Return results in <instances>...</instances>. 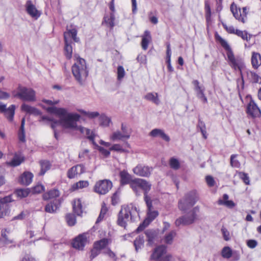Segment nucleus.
Here are the masks:
<instances>
[{"label": "nucleus", "mask_w": 261, "mask_h": 261, "mask_svg": "<svg viewBox=\"0 0 261 261\" xmlns=\"http://www.w3.org/2000/svg\"><path fill=\"white\" fill-rule=\"evenodd\" d=\"M138 216V212L136 206L130 204L122 207L120 211L117 220L118 224L123 227H125L127 223L129 221H135Z\"/></svg>", "instance_id": "nucleus-3"}, {"label": "nucleus", "mask_w": 261, "mask_h": 261, "mask_svg": "<svg viewBox=\"0 0 261 261\" xmlns=\"http://www.w3.org/2000/svg\"><path fill=\"white\" fill-rule=\"evenodd\" d=\"M198 200L195 191H191L187 193L178 202V207L182 211H186L192 207Z\"/></svg>", "instance_id": "nucleus-8"}, {"label": "nucleus", "mask_w": 261, "mask_h": 261, "mask_svg": "<svg viewBox=\"0 0 261 261\" xmlns=\"http://www.w3.org/2000/svg\"><path fill=\"white\" fill-rule=\"evenodd\" d=\"M10 232V230L7 229H3L1 231L2 237L4 239L6 244L11 243L12 241L8 238L7 234Z\"/></svg>", "instance_id": "nucleus-53"}, {"label": "nucleus", "mask_w": 261, "mask_h": 261, "mask_svg": "<svg viewBox=\"0 0 261 261\" xmlns=\"http://www.w3.org/2000/svg\"><path fill=\"white\" fill-rule=\"evenodd\" d=\"M61 201L59 199H55L46 205L45 211L49 213H54L60 206Z\"/></svg>", "instance_id": "nucleus-20"}, {"label": "nucleus", "mask_w": 261, "mask_h": 261, "mask_svg": "<svg viewBox=\"0 0 261 261\" xmlns=\"http://www.w3.org/2000/svg\"><path fill=\"white\" fill-rule=\"evenodd\" d=\"M88 242L87 234L84 233L76 237L73 240L72 244L73 248L82 250Z\"/></svg>", "instance_id": "nucleus-12"}, {"label": "nucleus", "mask_w": 261, "mask_h": 261, "mask_svg": "<svg viewBox=\"0 0 261 261\" xmlns=\"http://www.w3.org/2000/svg\"><path fill=\"white\" fill-rule=\"evenodd\" d=\"M219 205H224L228 207H233L234 206V203L232 200H226L224 201L222 199H219L218 201Z\"/></svg>", "instance_id": "nucleus-55"}, {"label": "nucleus", "mask_w": 261, "mask_h": 261, "mask_svg": "<svg viewBox=\"0 0 261 261\" xmlns=\"http://www.w3.org/2000/svg\"><path fill=\"white\" fill-rule=\"evenodd\" d=\"M149 136L153 138L160 137L166 142L170 141L169 136L165 133L164 130L160 128L153 129L150 132Z\"/></svg>", "instance_id": "nucleus-19"}, {"label": "nucleus", "mask_w": 261, "mask_h": 261, "mask_svg": "<svg viewBox=\"0 0 261 261\" xmlns=\"http://www.w3.org/2000/svg\"><path fill=\"white\" fill-rule=\"evenodd\" d=\"M175 235L176 232L174 230L170 231L165 236V242L167 244H171L172 243L173 239Z\"/></svg>", "instance_id": "nucleus-44"}, {"label": "nucleus", "mask_w": 261, "mask_h": 261, "mask_svg": "<svg viewBox=\"0 0 261 261\" xmlns=\"http://www.w3.org/2000/svg\"><path fill=\"white\" fill-rule=\"evenodd\" d=\"M142 37L141 46L142 49L145 50L147 49L148 44L151 40L150 32L148 31H145Z\"/></svg>", "instance_id": "nucleus-26"}, {"label": "nucleus", "mask_w": 261, "mask_h": 261, "mask_svg": "<svg viewBox=\"0 0 261 261\" xmlns=\"http://www.w3.org/2000/svg\"><path fill=\"white\" fill-rule=\"evenodd\" d=\"M144 239L143 236H139L134 241V246L135 247L136 250H138L141 249L144 246Z\"/></svg>", "instance_id": "nucleus-37"}, {"label": "nucleus", "mask_w": 261, "mask_h": 261, "mask_svg": "<svg viewBox=\"0 0 261 261\" xmlns=\"http://www.w3.org/2000/svg\"><path fill=\"white\" fill-rule=\"evenodd\" d=\"M110 150L111 151L114 150L116 151H118L121 153L128 152V151H127V150L123 148L122 146L119 144H114L110 148Z\"/></svg>", "instance_id": "nucleus-49"}, {"label": "nucleus", "mask_w": 261, "mask_h": 261, "mask_svg": "<svg viewBox=\"0 0 261 261\" xmlns=\"http://www.w3.org/2000/svg\"><path fill=\"white\" fill-rule=\"evenodd\" d=\"M73 210L77 215L81 216L83 212L82 200L80 198L74 199L73 203Z\"/></svg>", "instance_id": "nucleus-28"}, {"label": "nucleus", "mask_w": 261, "mask_h": 261, "mask_svg": "<svg viewBox=\"0 0 261 261\" xmlns=\"http://www.w3.org/2000/svg\"><path fill=\"white\" fill-rule=\"evenodd\" d=\"M33 175L30 172H24L20 176L19 181L24 185H29L32 181Z\"/></svg>", "instance_id": "nucleus-25"}, {"label": "nucleus", "mask_w": 261, "mask_h": 261, "mask_svg": "<svg viewBox=\"0 0 261 261\" xmlns=\"http://www.w3.org/2000/svg\"><path fill=\"white\" fill-rule=\"evenodd\" d=\"M109 243L108 239L104 238L94 243L93 245L95 246L100 251L103 249H106L107 246Z\"/></svg>", "instance_id": "nucleus-32"}, {"label": "nucleus", "mask_w": 261, "mask_h": 261, "mask_svg": "<svg viewBox=\"0 0 261 261\" xmlns=\"http://www.w3.org/2000/svg\"><path fill=\"white\" fill-rule=\"evenodd\" d=\"M237 156V154H232L230 156V165L234 168H239L241 166L240 163L236 159Z\"/></svg>", "instance_id": "nucleus-50"}, {"label": "nucleus", "mask_w": 261, "mask_h": 261, "mask_svg": "<svg viewBox=\"0 0 261 261\" xmlns=\"http://www.w3.org/2000/svg\"><path fill=\"white\" fill-rule=\"evenodd\" d=\"M15 106L11 105L8 109H6L5 111L4 112L6 117L10 121H12L13 120L15 112Z\"/></svg>", "instance_id": "nucleus-38"}, {"label": "nucleus", "mask_w": 261, "mask_h": 261, "mask_svg": "<svg viewBox=\"0 0 261 261\" xmlns=\"http://www.w3.org/2000/svg\"><path fill=\"white\" fill-rule=\"evenodd\" d=\"M60 192L57 189H53L49 191L48 192L45 193L43 195V199L47 200L50 199H56V197H59Z\"/></svg>", "instance_id": "nucleus-33"}, {"label": "nucleus", "mask_w": 261, "mask_h": 261, "mask_svg": "<svg viewBox=\"0 0 261 261\" xmlns=\"http://www.w3.org/2000/svg\"><path fill=\"white\" fill-rule=\"evenodd\" d=\"M48 112L55 114L60 118V124L66 128L77 130V122L80 119V115L76 113H68L64 108L50 107L46 109Z\"/></svg>", "instance_id": "nucleus-1"}, {"label": "nucleus", "mask_w": 261, "mask_h": 261, "mask_svg": "<svg viewBox=\"0 0 261 261\" xmlns=\"http://www.w3.org/2000/svg\"><path fill=\"white\" fill-rule=\"evenodd\" d=\"M205 18L207 21L211 20V10L210 4L207 2H205Z\"/></svg>", "instance_id": "nucleus-51"}, {"label": "nucleus", "mask_w": 261, "mask_h": 261, "mask_svg": "<svg viewBox=\"0 0 261 261\" xmlns=\"http://www.w3.org/2000/svg\"><path fill=\"white\" fill-rule=\"evenodd\" d=\"M198 212L199 208L195 207L187 214L177 219L175 221L176 226L188 225L192 224L197 219V213Z\"/></svg>", "instance_id": "nucleus-10"}, {"label": "nucleus", "mask_w": 261, "mask_h": 261, "mask_svg": "<svg viewBox=\"0 0 261 261\" xmlns=\"http://www.w3.org/2000/svg\"><path fill=\"white\" fill-rule=\"evenodd\" d=\"M221 231L223 234V237L224 240L228 241L230 239L229 232L224 227H222L221 228Z\"/></svg>", "instance_id": "nucleus-60"}, {"label": "nucleus", "mask_w": 261, "mask_h": 261, "mask_svg": "<svg viewBox=\"0 0 261 261\" xmlns=\"http://www.w3.org/2000/svg\"><path fill=\"white\" fill-rule=\"evenodd\" d=\"M24 161L23 155L18 153H15L13 159L10 161L6 162V164L9 167H15L19 166Z\"/></svg>", "instance_id": "nucleus-21"}, {"label": "nucleus", "mask_w": 261, "mask_h": 261, "mask_svg": "<svg viewBox=\"0 0 261 261\" xmlns=\"http://www.w3.org/2000/svg\"><path fill=\"white\" fill-rule=\"evenodd\" d=\"M121 132L127 137V138H129L131 134L130 131H129L125 124L124 123L121 124Z\"/></svg>", "instance_id": "nucleus-59"}, {"label": "nucleus", "mask_w": 261, "mask_h": 261, "mask_svg": "<svg viewBox=\"0 0 261 261\" xmlns=\"http://www.w3.org/2000/svg\"><path fill=\"white\" fill-rule=\"evenodd\" d=\"M40 165L41 166V171L39 174L40 175H43L50 168V164L49 162L47 161H41L40 162Z\"/></svg>", "instance_id": "nucleus-36"}, {"label": "nucleus", "mask_w": 261, "mask_h": 261, "mask_svg": "<svg viewBox=\"0 0 261 261\" xmlns=\"http://www.w3.org/2000/svg\"><path fill=\"white\" fill-rule=\"evenodd\" d=\"M9 212V207L7 204H0V218L8 215Z\"/></svg>", "instance_id": "nucleus-41"}, {"label": "nucleus", "mask_w": 261, "mask_h": 261, "mask_svg": "<svg viewBox=\"0 0 261 261\" xmlns=\"http://www.w3.org/2000/svg\"><path fill=\"white\" fill-rule=\"evenodd\" d=\"M222 256L225 258H229L232 255V251L230 247H224L221 252Z\"/></svg>", "instance_id": "nucleus-46"}, {"label": "nucleus", "mask_w": 261, "mask_h": 261, "mask_svg": "<svg viewBox=\"0 0 261 261\" xmlns=\"http://www.w3.org/2000/svg\"><path fill=\"white\" fill-rule=\"evenodd\" d=\"M15 193L17 197L22 198L28 196L30 193V191L28 189H20L16 190Z\"/></svg>", "instance_id": "nucleus-40"}, {"label": "nucleus", "mask_w": 261, "mask_h": 261, "mask_svg": "<svg viewBox=\"0 0 261 261\" xmlns=\"http://www.w3.org/2000/svg\"><path fill=\"white\" fill-rule=\"evenodd\" d=\"M230 10L232 13L234 17L239 21L244 23L245 22V19L244 16H242V13L240 9H238L236 5L233 3L231 5Z\"/></svg>", "instance_id": "nucleus-24"}, {"label": "nucleus", "mask_w": 261, "mask_h": 261, "mask_svg": "<svg viewBox=\"0 0 261 261\" xmlns=\"http://www.w3.org/2000/svg\"><path fill=\"white\" fill-rule=\"evenodd\" d=\"M14 97H17L23 101H32L35 100V92L31 88L19 85L17 92H13Z\"/></svg>", "instance_id": "nucleus-9"}, {"label": "nucleus", "mask_w": 261, "mask_h": 261, "mask_svg": "<svg viewBox=\"0 0 261 261\" xmlns=\"http://www.w3.org/2000/svg\"><path fill=\"white\" fill-rule=\"evenodd\" d=\"M236 34L241 37L244 40L250 39V36H248V33L246 31H242L239 30H236Z\"/></svg>", "instance_id": "nucleus-52"}, {"label": "nucleus", "mask_w": 261, "mask_h": 261, "mask_svg": "<svg viewBox=\"0 0 261 261\" xmlns=\"http://www.w3.org/2000/svg\"><path fill=\"white\" fill-rule=\"evenodd\" d=\"M103 253L108 255L110 258L116 259V255L109 248H107L103 252Z\"/></svg>", "instance_id": "nucleus-61"}, {"label": "nucleus", "mask_w": 261, "mask_h": 261, "mask_svg": "<svg viewBox=\"0 0 261 261\" xmlns=\"http://www.w3.org/2000/svg\"><path fill=\"white\" fill-rule=\"evenodd\" d=\"M247 75L248 80L253 83H257L258 82L259 75L252 71L248 70L247 71Z\"/></svg>", "instance_id": "nucleus-39"}, {"label": "nucleus", "mask_w": 261, "mask_h": 261, "mask_svg": "<svg viewBox=\"0 0 261 261\" xmlns=\"http://www.w3.org/2000/svg\"><path fill=\"white\" fill-rule=\"evenodd\" d=\"M222 24L224 28L227 31L228 33L236 34L237 29H235V28L233 26H227L226 24L224 23H223Z\"/></svg>", "instance_id": "nucleus-63"}, {"label": "nucleus", "mask_w": 261, "mask_h": 261, "mask_svg": "<svg viewBox=\"0 0 261 261\" xmlns=\"http://www.w3.org/2000/svg\"><path fill=\"white\" fill-rule=\"evenodd\" d=\"M133 171L134 173L138 176L148 177L151 174L152 168L142 164H139L133 169Z\"/></svg>", "instance_id": "nucleus-13"}, {"label": "nucleus", "mask_w": 261, "mask_h": 261, "mask_svg": "<svg viewBox=\"0 0 261 261\" xmlns=\"http://www.w3.org/2000/svg\"><path fill=\"white\" fill-rule=\"evenodd\" d=\"M110 139L113 141H117L120 140L124 141L125 140H127L129 138H127V137L125 136L121 131L116 130L113 132L110 135Z\"/></svg>", "instance_id": "nucleus-27"}, {"label": "nucleus", "mask_w": 261, "mask_h": 261, "mask_svg": "<svg viewBox=\"0 0 261 261\" xmlns=\"http://www.w3.org/2000/svg\"><path fill=\"white\" fill-rule=\"evenodd\" d=\"M85 172V166L83 164H79L73 166L68 170L67 172V177L69 178H73L76 175H81Z\"/></svg>", "instance_id": "nucleus-16"}, {"label": "nucleus", "mask_w": 261, "mask_h": 261, "mask_svg": "<svg viewBox=\"0 0 261 261\" xmlns=\"http://www.w3.org/2000/svg\"><path fill=\"white\" fill-rule=\"evenodd\" d=\"M112 186V182L110 180H100L96 182L94 191L100 195H105L111 189Z\"/></svg>", "instance_id": "nucleus-11"}, {"label": "nucleus", "mask_w": 261, "mask_h": 261, "mask_svg": "<svg viewBox=\"0 0 261 261\" xmlns=\"http://www.w3.org/2000/svg\"><path fill=\"white\" fill-rule=\"evenodd\" d=\"M77 130H79L82 134H84V132H86L85 136L87 138L91 141L94 145H97L94 141L95 135L93 130L82 126H79L78 128H77Z\"/></svg>", "instance_id": "nucleus-22"}, {"label": "nucleus", "mask_w": 261, "mask_h": 261, "mask_svg": "<svg viewBox=\"0 0 261 261\" xmlns=\"http://www.w3.org/2000/svg\"><path fill=\"white\" fill-rule=\"evenodd\" d=\"M121 132L127 137V138H129L131 134L130 131H129L125 124L124 123L121 124Z\"/></svg>", "instance_id": "nucleus-58"}, {"label": "nucleus", "mask_w": 261, "mask_h": 261, "mask_svg": "<svg viewBox=\"0 0 261 261\" xmlns=\"http://www.w3.org/2000/svg\"><path fill=\"white\" fill-rule=\"evenodd\" d=\"M144 98L146 100L151 101L156 105H159L160 103L158 94L156 92L148 93L144 96Z\"/></svg>", "instance_id": "nucleus-29"}, {"label": "nucleus", "mask_w": 261, "mask_h": 261, "mask_svg": "<svg viewBox=\"0 0 261 261\" xmlns=\"http://www.w3.org/2000/svg\"><path fill=\"white\" fill-rule=\"evenodd\" d=\"M125 75V71L122 66H119L117 68V79L120 81Z\"/></svg>", "instance_id": "nucleus-57"}, {"label": "nucleus", "mask_w": 261, "mask_h": 261, "mask_svg": "<svg viewBox=\"0 0 261 261\" xmlns=\"http://www.w3.org/2000/svg\"><path fill=\"white\" fill-rule=\"evenodd\" d=\"M130 188L137 195H140L141 190L144 191V200L145 197H149L147 193L150 190L151 185L146 180L141 178H135L130 182Z\"/></svg>", "instance_id": "nucleus-6"}, {"label": "nucleus", "mask_w": 261, "mask_h": 261, "mask_svg": "<svg viewBox=\"0 0 261 261\" xmlns=\"http://www.w3.org/2000/svg\"><path fill=\"white\" fill-rule=\"evenodd\" d=\"M44 191V187L42 185H37L34 187L33 192L34 193H40Z\"/></svg>", "instance_id": "nucleus-64"}, {"label": "nucleus", "mask_w": 261, "mask_h": 261, "mask_svg": "<svg viewBox=\"0 0 261 261\" xmlns=\"http://www.w3.org/2000/svg\"><path fill=\"white\" fill-rule=\"evenodd\" d=\"M119 176L120 178V183L122 185L129 184L133 180L132 179V176L126 170H122L120 172Z\"/></svg>", "instance_id": "nucleus-23"}, {"label": "nucleus", "mask_w": 261, "mask_h": 261, "mask_svg": "<svg viewBox=\"0 0 261 261\" xmlns=\"http://www.w3.org/2000/svg\"><path fill=\"white\" fill-rule=\"evenodd\" d=\"M13 201L12 196L9 195L4 198H0V204H7V203Z\"/></svg>", "instance_id": "nucleus-62"}, {"label": "nucleus", "mask_w": 261, "mask_h": 261, "mask_svg": "<svg viewBox=\"0 0 261 261\" xmlns=\"http://www.w3.org/2000/svg\"><path fill=\"white\" fill-rule=\"evenodd\" d=\"M100 124L103 126H108L111 122V119L105 115H101L99 117Z\"/></svg>", "instance_id": "nucleus-42"}, {"label": "nucleus", "mask_w": 261, "mask_h": 261, "mask_svg": "<svg viewBox=\"0 0 261 261\" xmlns=\"http://www.w3.org/2000/svg\"><path fill=\"white\" fill-rule=\"evenodd\" d=\"M192 84L194 86V90L196 93L197 97L203 102L206 103L207 102V99L204 94L205 88L204 87L199 85V82L198 80H194Z\"/></svg>", "instance_id": "nucleus-14"}, {"label": "nucleus", "mask_w": 261, "mask_h": 261, "mask_svg": "<svg viewBox=\"0 0 261 261\" xmlns=\"http://www.w3.org/2000/svg\"><path fill=\"white\" fill-rule=\"evenodd\" d=\"M115 15L113 13H111L110 16H105L103 18L102 23H106L108 26L111 29L114 26Z\"/></svg>", "instance_id": "nucleus-35"}, {"label": "nucleus", "mask_w": 261, "mask_h": 261, "mask_svg": "<svg viewBox=\"0 0 261 261\" xmlns=\"http://www.w3.org/2000/svg\"><path fill=\"white\" fill-rule=\"evenodd\" d=\"M101 251L98 249L95 246L93 245V248L91 250L90 258L91 259H93L97 256H98Z\"/></svg>", "instance_id": "nucleus-56"}, {"label": "nucleus", "mask_w": 261, "mask_h": 261, "mask_svg": "<svg viewBox=\"0 0 261 261\" xmlns=\"http://www.w3.org/2000/svg\"><path fill=\"white\" fill-rule=\"evenodd\" d=\"M145 234L147 238V244L149 246L152 245L157 236L156 232L152 230H147Z\"/></svg>", "instance_id": "nucleus-31"}, {"label": "nucleus", "mask_w": 261, "mask_h": 261, "mask_svg": "<svg viewBox=\"0 0 261 261\" xmlns=\"http://www.w3.org/2000/svg\"><path fill=\"white\" fill-rule=\"evenodd\" d=\"M77 31L76 29L67 30L64 33V39L65 42L64 54L66 58L70 59L72 57V47L71 46V41L69 40L71 38L75 42H79L80 38L77 36Z\"/></svg>", "instance_id": "nucleus-5"}, {"label": "nucleus", "mask_w": 261, "mask_h": 261, "mask_svg": "<svg viewBox=\"0 0 261 261\" xmlns=\"http://www.w3.org/2000/svg\"><path fill=\"white\" fill-rule=\"evenodd\" d=\"M247 114L252 117H256L259 115L261 111L254 101L251 100L247 108Z\"/></svg>", "instance_id": "nucleus-18"}, {"label": "nucleus", "mask_w": 261, "mask_h": 261, "mask_svg": "<svg viewBox=\"0 0 261 261\" xmlns=\"http://www.w3.org/2000/svg\"><path fill=\"white\" fill-rule=\"evenodd\" d=\"M25 7L27 13L32 17L37 19L40 16V13L36 9V6L33 4L31 1H27Z\"/></svg>", "instance_id": "nucleus-17"}, {"label": "nucleus", "mask_w": 261, "mask_h": 261, "mask_svg": "<svg viewBox=\"0 0 261 261\" xmlns=\"http://www.w3.org/2000/svg\"><path fill=\"white\" fill-rule=\"evenodd\" d=\"M89 186V182L87 180H80L73 185L72 188L74 189H83Z\"/></svg>", "instance_id": "nucleus-45"}, {"label": "nucleus", "mask_w": 261, "mask_h": 261, "mask_svg": "<svg viewBox=\"0 0 261 261\" xmlns=\"http://www.w3.org/2000/svg\"><path fill=\"white\" fill-rule=\"evenodd\" d=\"M238 175L246 185L249 184L250 180L247 174L240 172L238 173Z\"/></svg>", "instance_id": "nucleus-54"}, {"label": "nucleus", "mask_w": 261, "mask_h": 261, "mask_svg": "<svg viewBox=\"0 0 261 261\" xmlns=\"http://www.w3.org/2000/svg\"><path fill=\"white\" fill-rule=\"evenodd\" d=\"M169 165L171 168L174 170H177L180 168V163L179 161L174 157L170 159Z\"/></svg>", "instance_id": "nucleus-43"}, {"label": "nucleus", "mask_w": 261, "mask_h": 261, "mask_svg": "<svg viewBox=\"0 0 261 261\" xmlns=\"http://www.w3.org/2000/svg\"><path fill=\"white\" fill-rule=\"evenodd\" d=\"M147 207V216L145 221L150 222L153 220L158 215L157 211L152 210V201L150 197H145V200Z\"/></svg>", "instance_id": "nucleus-15"}, {"label": "nucleus", "mask_w": 261, "mask_h": 261, "mask_svg": "<svg viewBox=\"0 0 261 261\" xmlns=\"http://www.w3.org/2000/svg\"><path fill=\"white\" fill-rule=\"evenodd\" d=\"M81 113L89 118L92 119L97 117L99 114L97 112H86L84 110H81Z\"/></svg>", "instance_id": "nucleus-48"}, {"label": "nucleus", "mask_w": 261, "mask_h": 261, "mask_svg": "<svg viewBox=\"0 0 261 261\" xmlns=\"http://www.w3.org/2000/svg\"><path fill=\"white\" fill-rule=\"evenodd\" d=\"M66 220L67 224L69 226H73L76 223V219L74 215L68 214L66 216Z\"/></svg>", "instance_id": "nucleus-47"}, {"label": "nucleus", "mask_w": 261, "mask_h": 261, "mask_svg": "<svg viewBox=\"0 0 261 261\" xmlns=\"http://www.w3.org/2000/svg\"><path fill=\"white\" fill-rule=\"evenodd\" d=\"M258 60H261V56L258 53H253L251 57V63L254 68H257L261 63L259 64Z\"/></svg>", "instance_id": "nucleus-34"}, {"label": "nucleus", "mask_w": 261, "mask_h": 261, "mask_svg": "<svg viewBox=\"0 0 261 261\" xmlns=\"http://www.w3.org/2000/svg\"><path fill=\"white\" fill-rule=\"evenodd\" d=\"M216 39L219 41L222 46L227 51L226 55L228 58L229 65L235 70L238 69L241 77V81L244 85V79L242 70L245 67L243 59L239 57H235L227 42L218 34H216ZM240 80H238V83Z\"/></svg>", "instance_id": "nucleus-2"}, {"label": "nucleus", "mask_w": 261, "mask_h": 261, "mask_svg": "<svg viewBox=\"0 0 261 261\" xmlns=\"http://www.w3.org/2000/svg\"><path fill=\"white\" fill-rule=\"evenodd\" d=\"M172 257L171 254L167 253V246L161 245L153 249L150 259L153 261H170Z\"/></svg>", "instance_id": "nucleus-7"}, {"label": "nucleus", "mask_w": 261, "mask_h": 261, "mask_svg": "<svg viewBox=\"0 0 261 261\" xmlns=\"http://www.w3.org/2000/svg\"><path fill=\"white\" fill-rule=\"evenodd\" d=\"M72 72L76 81L83 85L85 82L88 75L85 60L78 57L72 67Z\"/></svg>", "instance_id": "nucleus-4"}, {"label": "nucleus", "mask_w": 261, "mask_h": 261, "mask_svg": "<svg viewBox=\"0 0 261 261\" xmlns=\"http://www.w3.org/2000/svg\"><path fill=\"white\" fill-rule=\"evenodd\" d=\"M21 110L28 113L36 116L40 115L41 114V112L37 109L24 103L22 105Z\"/></svg>", "instance_id": "nucleus-30"}]
</instances>
